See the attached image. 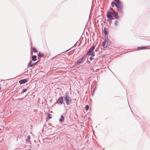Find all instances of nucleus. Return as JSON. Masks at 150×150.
<instances>
[{
  "mask_svg": "<svg viewBox=\"0 0 150 150\" xmlns=\"http://www.w3.org/2000/svg\"><path fill=\"white\" fill-rule=\"evenodd\" d=\"M64 120V117L63 115H62L60 118L59 119V121H63Z\"/></svg>",
  "mask_w": 150,
  "mask_h": 150,
  "instance_id": "14",
  "label": "nucleus"
},
{
  "mask_svg": "<svg viewBox=\"0 0 150 150\" xmlns=\"http://www.w3.org/2000/svg\"><path fill=\"white\" fill-rule=\"evenodd\" d=\"M37 63V62H36V63H35L34 64H36V63Z\"/></svg>",
  "mask_w": 150,
  "mask_h": 150,
  "instance_id": "27",
  "label": "nucleus"
},
{
  "mask_svg": "<svg viewBox=\"0 0 150 150\" xmlns=\"http://www.w3.org/2000/svg\"><path fill=\"white\" fill-rule=\"evenodd\" d=\"M27 81V80L26 79H23L21 80H20L19 81V83L21 84H22L24 83H25Z\"/></svg>",
  "mask_w": 150,
  "mask_h": 150,
  "instance_id": "9",
  "label": "nucleus"
},
{
  "mask_svg": "<svg viewBox=\"0 0 150 150\" xmlns=\"http://www.w3.org/2000/svg\"><path fill=\"white\" fill-rule=\"evenodd\" d=\"M37 63V62H36V63H35L34 64H36V63Z\"/></svg>",
  "mask_w": 150,
  "mask_h": 150,
  "instance_id": "26",
  "label": "nucleus"
},
{
  "mask_svg": "<svg viewBox=\"0 0 150 150\" xmlns=\"http://www.w3.org/2000/svg\"><path fill=\"white\" fill-rule=\"evenodd\" d=\"M95 47L94 46H92L89 49V51L87 53V54L90 55L92 51H93L95 49Z\"/></svg>",
  "mask_w": 150,
  "mask_h": 150,
  "instance_id": "6",
  "label": "nucleus"
},
{
  "mask_svg": "<svg viewBox=\"0 0 150 150\" xmlns=\"http://www.w3.org/2000/svg\"><path fill=\"white\" fill-rule=\"evenodd\" d=\"M89 108V106H88L87 105H86L85 106V109L86 110V111L88 110Z\"/></svg>",
  "mask_w": 150,
  "mask_h": 150,
  "instance_id": "20",
  "label": "nucleus"
},
{
  "mask_svg": "<svg viewBox=\"0 0 150 150\" xmlns=\"http://www.w3.org/2000/svg\"><path fill=\"white\" fill-rule=\"evenodd\" d=\"M63 97L62 96L59 98L57 101V103L59 104H62L63 102Z\"/></svg>",
  "mask_w": 150,
  "mask_h": 150,
  "instance_id": "5",
  "label": "nucleus"
},
{
  "mask_svg": "<svg viewBox=\"0 0 150 150\" xmlns=\"http://www.w3.org/2000/svg\"><path fill=\"white\" fill-rule=\"evenodd\" d=\"M109 40L107 37L105 38L104 41L102 43V46L104 48H107L108 46V42H109Z\"/></svg>",
  "mask_w": 150,
  "mask_h": 150,
  "instance_id": "2",
  "label": "nucleus"
},
{
  "mask_svg": "<svg viewBox=\"0 0 150 150\" xmlns=\"http://www.w3.org/2000/svg\"><path fill=\"white\" fill-rule=\"evenodd\" d=\"M27 91V89H25H25H24L23 90V91L22 92V93H23L24 92H26Z\"/></svg>",
  "mask_w": 150,
  "mask_h": 150,
  "instance_id": "21",
  "label": "nucleus"
},
{
  "mask_svg": "<svg viewBox=\"0 0 150 150\" xmlns=\"http://www.w3.org/2000/svg\"><path fill=\"white\" fill-rule=\"evenodd\" d=\"M91 56H92V57H93L94 56V54L93 53H92V54H91Z\"/></svg>",
  "mask_w": 150,
  "mask_h": 150,
  "instance_id": "25",
  "label": "nucleus"
},
{
  "mask_svg": "<svg viewBox=\"0 0 150 150\" xmlns=\"http://www.w3.org/2000/svg\"><path fill=\"white\" fill-rule=\"evenodd\" d=\"M104 33L105 35H106L108 34V32L107 30H105V29H104Z\"/></svg>",
  "mask_w": 150,
  "mask_h": 150,
  "instance_id": "18",
  "label": "nucleus"
},
{
  "mask_svg": "<svg viewBox=\"0 0 150 150\" xmlns=\"http://www.w3.org/2000/svg\"><path fill=\"white\" fill-rule=\"evenodd\" d=\"M112 15L116 19H118L119 18L118 14L115 12H112Z\"/></svg>",
  "mask_w": 150,
  "mask_h": 150,
  "instance_id": "7",
  "label": "nucleus"
},
{
  "mask_svg": "<svg viewBox=\"0 0 150 150\" xmlns=\"http://www.w3.org/2000/svg\"><path fill=\"white\" fill-rule=\"evenodd\" d=\"M44 55V54L43 53H39L38 54V56L39 57L41 58Z\"/></svg>",
  "mask_w": 150,
  "mask_h": 150,
  "instance_id": "16",
  "label": "nucleus"
},
{
  "mask_svg": "<svg viewBox=\"0 0 150 150\" xmlns=\"http://www.w3.org/2000/svg\"><path fill=\"white\" fill-rule=\"evenodd\" d=\"M84 59V57H83L81 59H80L77 60V61L76 64H79L83 62V61Z\"/></svg>",
  "mask_w": 150,
  "mask_h": 150,
  "instance_id": "8",
  "label": "nucleus"
},
{
  "mask_svg": "<svg viewBox=\"0 0 150 150\" xmlns=\"http://www.w3.org/2000/svg\"><path fill=\"white\" fill-rule=\"evenodd\" d=\"M33 51L35 53V52H37V51L36 50V49L34 47L33 48Z\"/></svg>",
  "mask_w": 150,
  "mask_h": 150,
  "instance_id": "17",
  "label": "nucleus"
},
{
  "mask_svg": "<svg viewBox=\"0 0 150 150\" xmlns=\"http://www.w3.org/2000/svg\"><path fill=\"white\" fill-rule=\"evenodd\" d=\"M117 23H118V22L117 21H115V25H117Z\"/></svg>",
  "mask_w": 150,
  "mask_h": 150,
  "instance_id": "23",
  "label": "nucleus"
},
{
  "mask_svg": "<svg viewBox=\"0 0 150 150\" xmlns=\"http://www.w3.org/2000/svg\"><path fill=\"white\" fill-rule=\"evenodd\" d=\"M115 1L116 2L117 4L120 5V4L122 3V2L120 0H115Z\"/></svg>",
  "mask_w": 150,
  "mask_h": 150,
  "instance_id": "11",
  "label": "nucleus"
},
{
  "mask_svg": "<svg viewBox=\"0 0 150 150\" xmlns=\"http://www.w3.org/2000/svg\"><path fill=\"white\" fill-rule=\"evenodd\" d=\"M52 118V115L51 114L49 113L47 115V119L49 120L50 119H51Z\"/></svg>",
  "mask_w": 150,
  "mask_h": 150,
  "instance_id": "12",
  "label": "nucleus"
},
{
  "mask_svg": "<svg viewBox=\"0 0 150 150\" xmlns=\"http://www.w3.org/2000/svg\"><path fill=\"white\" fill-rule=\"evenodd\" d=\"M93 59V58L92 57H90V58H89V59H90V60H92Z\"/></svg>",
  "mask_w": 150,
  "mask_h": 150,
  "instance_id": "24",
  "label": "nucleus"
},
{
  "mask_svg": "<svg viewBox=\"0 0 150 150\" xmlns=\"http://www.w3.org/2000/svg\"><path fill=\"white\" fill-rule=\"evenodd\" d=\"M117 9L119 13L120 14H123V5L122 3L120 4V5H116Z\"/></svg>",
  "mask_w": 150,
  "mask_h": 150,
  "instance_id": "1",
  "label": "nucleus"
},
{
  "mask_svg": "<svg viewBox=\"0 0 150 150\" xmlns=\"http://www.w3.org/2000/svg\"><path fill=\"white\" fill-rule=\"evenodd\" d=\"M112 6V7L114 6H116L117 3L115 2L112 1L111 3Z\"/></svg>",
  "mask_w": 150,
  "mask_h": 150,
  "instance_id": "15",
  "label": "nucleus"
},
{
  "mask_svg": "<svg viewBox=\"0 0 150 150\" xmlns=\"http://www.w3.org/2000/svg\"><path fill=\"white\" fill-rule=\"evenodd\" d=\"M65 101L67 105H69L71 102L70 97L68 95H66L64 98Z\"/></svg>",
  "mask_w": 150,
  "mask_h": 150,
  "instance_id": "3",
  "label": "nucleus"
},
{
  "mask_svg": "<svg viewBox=\"0 0 150 150\" xmlns=\"http://www.w3.org/2000/svg\"><path fill=\"white\" fill-rule=\"evenodd\" d=\"M145 47H137V49L139 50H142V49H145Z\"/></svg>",
  "mask_w": 150,
  "mask_h": 150,
  "instance_id": "19",
  "label": "nucleus"
},
{
  "mask_svg": "<svg viewBox=\"0 0 150 150\" xmlns=\"http://www.w3.org/2000/svg\"><path fill=\"white\" fill-rule=\"evenodd\" d=\"M112 12L108 11L107 15V18L110 20H113V18L112 16Z\"/></svg>",
  "mask_w": 150,
  "mask_h": 150,
  "instance_id": "4",
  "label": "nucleus"
},
{
  "mask_svg": "<svg viewBox=\"0 0 150 150\" xmlns=\"http://www.w3.org/2000/svg\"><path fill=\"white\" fill-rule=\"evenodd\" d=\"M37 57L36 55H34L32 56V60L34 61H35L37 60Z\"/></svg>",
  "mask_w": 150,
  "mask_h": 150,
  "instance_id": "13",
  "label": "nucleus"
},
{
  "mask_svg": "<svg viewBox=\"0 0 150 150\" xmlns=\"http://www.w3.org/2000/svg\"><path fill=\"white\" fill-rule=\"evenodd\" d=\"M34 64L33 63L32 61H30L28 64V66L29 67H31L33 66Z\"/></svg>",
  "mask_w": 150,
  "mask_h": 150,
  "instance_id": "10",
  "label": "nucleus"
},
{
  "mask_svg": "<svg viewBox=\"0 0 150 150\" xmlns=\"http://www.w3.org/2000/svg\"><path fill=\"white\" fill-rule=\"evenodd\" d=\"M27 140H29L30 139V136H27Z\"/></svg>",
  "mask_w": 150,
  "mask_h": 150,
  "instance_id": "22",
  "label": "nucleus"
}]
</instances>
